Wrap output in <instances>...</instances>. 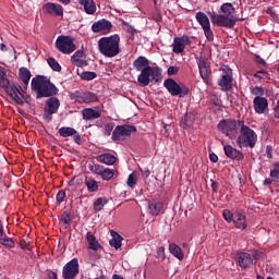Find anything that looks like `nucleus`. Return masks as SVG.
Returning a JSON list of instances; mask_svg holds the SVG:
<instances>
[{
  "mask_svg": "<svg viewBox=\"0 0 279 279\" xmlns=\"http://www.w3.org/2000/svg\"><path fill=\"white\" fill-rule=\"evenodd\" d=\"M122 241H123V238L118 234L117 236H113L109 241V245H111V247H114V250H119V248H121Z\"/></svg>",
  "mask_w": 279,
  "mask_h": 279,
  "instance_id": "40",
  "label": "nucleus"
},
{
  "mask_svg": "<svg viewBox=\"0 0 279 279\" xmlns=\"http://www.w3.org/2000/svg\"><path fill=\"white\" fill-rule=\"evenodd\" d=\"M31 88L36 93V99L56 97V95H58V87L51 83V80L43 75H37L32 78Z\"/></svg>",
  "mask_w": 279,
  "mask_h": 279,
  "instance_id": "2",
  "label": "nucleus"
},
{
  "mask_svg": "<svg viewBox=\"0 0 279 279\" xmlns=\"http://www.w3.org/2000/svg\"><path fill=\"white\" fill-rule=\"evenodd\" d=\"M252 95L255 97H263L265 95V89L262 86H255L251 89Z\"/></svg>",
  "mask_w": 279,
  "mask_h": 279,
  "instance_id": "45",
  "label": "nucleus"
},
{
  "mask_svg": "<svg viewBox=\"0 0 279 279\" xmlns=\"http://www.w3.org/2000/svg\"><path fill=\"white\" fill-rule=\"evenodd\" d=\"M153 19H154L155 21H162V16L160 15V13H156V14L153 16Z\"/></svg>",
  "mask_w": 279,
  "mask_h": 279,
  "instance_id": "64",
  "label": "nucleus"
},
{
  "mask_svg": "<svg viewBox=\"0 0 279 279\" xmlns=\"http://www.w3.org/2000/svg\"><path fill=\"white\" fill-rule=\"evenodd\" d=\"M209 160H210V162H218L219 157L217 156V154L211 153V154H209Z\"/></svg>",
  "mask_w": 279,
  "mask_h": 279,
  "instance_id": "58",
  "label": "nucleus"
},
{
  "mask_svg": "<svg viewBox=\"0 0 279 279\" xmlns=\"http://www.w3.org/2000/svg\"><path fill=\"white\" fill-rule=\"evenodd\" d=\"M218 84L221 87V90H232V69L228 65L222 66V76Z\"/></svg>",
  "mask_w": 279,
  "mask_h": 279,
  "instance_id": "15",
  "label": "nucleus"
},
{
  "mask_svg": "<svg viewBox=\"0 0 279 279\" xmlns=\"http://www.w3.org/2000/svg\"><path fill=\"white\" fill-rule=\"evenodd\" d=\"M60 110V99L58 97L50 96L49 99L46 100V105L44 108V119L47 123L53 119V114Z\"/></svg>",
  "mask_w": 279,
  "mask_h": 279,
  "instance_id": "10",
  "label": "nucleus"
},
{
  "mask_svg": "<svg viewBox=\"0 0 279 279\" xmlns=\"http://www.w3.org/2000/svg\"><path fill=\"white\" fill-rule=\"evenodd\" d=\"M70 97L77 104H96V101H99V97L93 92L75 90Z\"/></svg>",
  "mask_w": 279,
  "mask_h": 279,
  "instance_id": "12",
  "label": "nucleus"
},
{
  "mask_svg": "<svg viewBox=\"0 0 279 279\" xmlns=\"http://www.w3.org/2000/svg\"><path fill=\"white\" fill-rule=\"evenodd\" d=\"M161 77L162 71L160 68H151V65H149L141 71V74L137 76V82L141 86H149L151 82H160Z\"/></svg>",
  "mask_w": 279,
  "mask_h": 279,
  "instance_id": "6",
  "label": "nucleus"
},
{
  "mask_svg": "<svg viewBox=\"0 0 279 279\" xmlns=\"http://www.w3.org/2000/svg\"><path fill=\"white\" fill-rule=\"evenodd\" d=\"M77 75H80L81 80H85V82H90L97 77V73L95 72H77Z\"/></svg>",
  "mask_w": 279,
  "mask_h": 279,
  "instance_id": "41",
  "label": "nucleus"
},
{
  "mask_svg": "<svg viewBox=\"0 0 279 279\" xmlns=\"http://www.w3.org/2000/svg\"><path fill=\"white\" fill-rule=\"evenodd\" d=\"M82 114L85 121H95V119H99L101 117V112L93 108L83 109Z\"/></svg>",
  "mask_w": 279,
  "mask_h": 279,
  "instance_id": "27",
  "label": "nucleus"
},
{
  "mask_svg": "<svg viewBox=\"0 0 279 279\" xmlns=\"http://www.w3.org/2000/svg\"><path fill=\"white\" fill-rule=\"evenodd\" d=\"M137 177L135 173H131L128 178L126 184L130 189H134L136 186Z\"/></svg>",
  "mask_w": 279,
  "mask_h": 279,
  "instance_id": "43",
  "label": "nucleus"
},
{
  "mask_svg": "<svg viewBox=\"0 0 279 279\" xmlns=\"http://www.w3.org/2000/svg\"><path fill=\"white\" fill-rule=\"evenodd\" d=\"M157 256L159 258H162L165 260L166 256H165V246H159L157 248Z\"/></svg>",
  "mask_w": 279,
  "mask_h": 279,
  "instance_id": "53",
  "label": "nucleus"
},
{
  "mask_svg": "<svg viewBox=\"0 0 279 279\" xmlns=\"http://www.w3.org/2000/svg\"><path fill=\"white\" fill-rule=\"evenodd\" d=\"M106 204H108V199L104 198V197H99L96 199V202L94 203V210L96 213H99L104 209V206H106Z\"/></svg>",
  "mask_w": 279,
  "mask_h": 279,
  "instance_id": "37",
  "label": "nucleus"
},
{
  "mask_svg": "<svg viewBox=\"0 0 279 279\" xmlns=\"http://www.w3.org/2000/svg\"><path fill=\"white\" fill-rule=\"evenodd\" d=\"M47 279H58V274L53 270L47 272Z\"/></svg>",
  "mask_w": 279,
  "mask_h": 279,
  "instance_id": "57",
  "label": "nucleus"
},
{
  "mask_svg": "<svg viewBox=\"0 0 279 279\" xmlns=\"http://www.w3.org/2000/svg\"><path fill=\"white\" fill-rule=\"evenodd\" d=\"M136 132L134 125H118L112 133V141H123L126 136H132Z\"/></svg>",
  "mask_w": 279,
  "mask_h": 279,
  "instance_id": "14",
  "label": "nucleus"
},
{
  "mask_svg": "<svg viewBox=\"0 0 279 279\" xmlns=\"http://www.w3.org/2000/svg\"><path fill=\"white\" fill-rule=\"evenodd\" d=\"M101 180H105L106 182H109V180H112L114 178V170L110 168H102V172H100Z\"/></svg>",
  "mask_w": 279,
  "mask_h": 279,
  "instance_id": "35",
  "label": "nucleus"
},
{
  "mask_svg": "<svg viewBox=\"0 0 279 279\" xmlns=\"http://www.w3.org/2000/svg\"><path fill=\"white\" fill-rule=\"evenodd\" d=\"M184 125H185V128H191V125H193V116H191V114L185 116Z\"/></svg>",
  "mask_w": 279,
  "mask_h": 279,
  "instance_id": "52",
  "label": "nucleus"
},
{
  "mask_svg": "<svg viewBox=\"0 0 279 279\" xmlns=\"http://www.w3.org/2000/svg\"><path fill=\"white\" fill-rule=\"evenodd\" d=\"M85 186H87L89 193H97V191H99V183L93 178L85 180Z\"/></svg>",
  "mask_w": 279,
  "mask_h": 279,
  "instance_id": "34",
  "label": "nucleus"
},
{
  "mask_svg": "<svg viewBox=\"0 0 279 279\" xmlns=\"http://www.w3.org/2000/svg\"><path fill=\"white\" fill-rule=\"evenodd\" d=\"M98 51L105 58H117L121 53V37L114 34L98 40Z\"/></svg>",
  "mask_w": 279,
  "mask_h": 279,
  "instance_id": "4",
  "label": "nucleus"
},
{
  "mask_svg": "<svg viewBox=\"0 0 279 279\" xmlns=\"http://www.w3.org/2000/svg\"><path fill=\"white\" fill-rule=\"evenodd\" d=\"M223 151L225 156H227V158H230V160H236L238 162H240V160H243L245 158L243 151L232 147L231 145H225Z\"/></svg>",
  "mask_w": 279,
  "mask_h": 279,
  "instance_id": "18",
  "label": "nucleus"
},
{
  "mask_svg": "<svg viewBox=\"0 0 279 279\" xmlns=\"http://www.w3.org/2000/svg\"><path fill=\"white\" fill-rule=\"evenodd\" d=\"M211 189H213L214 193H217V191H219V182L211 181Z\"/></svg>",
  "mask_w": 279,
  "mask_h": 279,
  "instance_id": "59",
  "label": "nucleus"
},
{
  "mask_svg": "<svg viewBox=\"0 0 279 279\" xmlns=\"http://www.w3.org/2000/svg\"><path fill=\"white\" fill-rule=\"evenodd\" d=\"M254 77L257 80H268L269 78V73L265 70H259L254 74Z\"/></svg>",
  "mask_w": 279,
  "mask_h": 279,
  "instance_id": "46",
  "label": "nucleus"
},
{
  "mask_svg": "<svg viewBox=\"0 0 279 279\" xmlns=\"http://www.w3.org/2000/svg\"><path fill=\"white\" fill-rule=\"evenodd\" d=\"M266 154H267V158L269 160H271V158H274V156L271 155V154H274V148L271 147V145L266 146Z\"/></svg>",
  "mask_w": 279,
  "mask_h": 279,
  "instance_id": "54",
  "label": "nucleus"
},
{
  "mask_svg": "<svg viewBox=\"0 0 279 279\" xmlns=\"http://www.w3.org/2000/svg\"><path fill=\"white\" fill-rule=\"evenodd\" d=\"M0 88H4L5 93L11 96L13 101L19 106H23L25 104V99L27 97V93L19 83L10 84V80H8V75L5 71L0 68Z\"/></svg>",
  "mask_w": 279,
  "mask_h": 279,
  "instance_id": "3",
  "label": "nucleus"
},
{
  "mask_svg": "<svg viewBox=\"0 0 279 279\" xmlns=\"http://www.w3.org/2000/svg\"><path fill=\"white\" fill-rule=\"evenodd\" d=\"M96 160L97 162H101L102 165H107V166H112V165H116L117 162V158L114 157V155L110 153L98 155L96 157Z\"/></svg>",
  "mask_w": 279,
  "mask_h": 279,
  "instance_id": "26",
  "label": "nucleus"
},
{
  "mask_svg": "<svg viewBox=\"0 0 279 279\" xmlns=\"http://www.w3.org/2000/svg\"><path fill=\"white\" fill-rule=\"evenodd\" d=\"M80 275V259L77 257L72 258L62 267L63 279H74Z\"/></svg>",
  "mask_w": 279,
  "mask_h": 279,
  "instance_id": "11",
  "label": "nucleus"
},
{
  "mask_svg": "<svg viewBox=\"0 0 279 279\" xmlns=\"http://www.w3.org/2000/svg\"><path fill=\"white\" fill-rule=\"evenodd\" d=\"M72 219L71 211H63L61 215L60 225L63 226L64 230H69Z\"/></svg>",
  "mask_w": 279,
  "mask_h": 279,
  "instance_id": "33",
  "label": "nucleus"
},
{
  "mask_svg": "<svg viewBox=\"0 0 279 279\" xmlns=\"http://www.w3.org/2000/svg\"><path fill=\"white\" fill-rule=\"evenodd\" d=\"M219 132L232 138L236 134V120L225 119L221 120L217 125Z\"/></svg>",
  "mask_w": 279,
  "mask_h": 279,
  "instance_id": "13",
  "label": "nucleus"
},
{
  "mask_svg": "<svg viewBox=\"0 0 279 279\" xmlns=\"http://www.w3.org/2000/svg\"><path fill=\"white\" fill-rule=\"evenodd\" d=\"M232 223L238 230H245V228H247V217L245 214L235 211Z\"/></svg>",
  "mask_w": 279,
  "mask_h": 279,
  "instance_id": "22",
  "label": "nucleus"
},
{
  "mask_svg": "<svg viewBox=\"0 0 279 279\" xmlns=\"http://www.w3.org/2000/svg\"><path fill=\"white\" fill-rule=\"evenodd\" d=\"M180 71V68L175 66V65H170L168 68V75L171 77L173 75H178V72Z\"/></svg>",
  "mask_w": 279,
  "mask_h": 279,
  "instance_id": "50",
  "label": "nucleus"
},
{
  "mask_svg": "<svg viewBox=\"0 0 279 279\" xmlns=\"http://www.w3.org/2000/svg\"><path fill=\"white\" fill-rule=\"evenodd\" d=\"M196 21L199 23L203 29L206 27H210V20L208 19V15L204 12H197L196 13Z\"/></svg>",
  "mask_w": 279,
  "mask_h": 279,
  "instance_id": "30",
  "label": "nucleus"
},
{
  "mask_svg": "<svg viewBox=\"0 0 279 279\" xmlns=\"http://www.w3.org/2000/svg\"><path fill=\"white\" fill-rule=\"evenodd\" d=\"M240 128V135L238 136L235 143L239 149L247 148L254 149L256 147V143H258V135L256 132L250 126L245 125L243 121H238Z\"/></svg>",
  "mask_w": 279,
  "mask_h": 279,
  "instance_id": "5",
  "label": "nucleus"
},
{
  "mask_svg": "<svg viewBox=\"0 0 279 279\" xmlns=\"http://www.w3.org/2000/svg\"><path fill=\"white\" fill-rule=\"evenodd\" d=\"M203 31H204V34H205L207 40H209V41L215 40V34L213 33V29H210V26L203 28Z\"/></svg>",
  "mask_w": 279,
  "mask_h": 279,
  "instance_id": "48",
  "label": "nucleus"
},
{
  "mask_svg": "<svg viewBox=\"0 0 279 279\" xmlns=\"http://www.w3.org/2000/svg\"><path fill=\"white\" fill-rule=\"evenodd\" d=\"M211 101H213V104H214L216 107L221 106V100H219V98H217V96H214V97L211 98Z\"/></svg>",
  "mask_w": 279,
  "mask_h": 279,
  "instance_id": "63",
  "label": "nucleus"
},
{
  "mask_svg": "<svg viewBox=\"0 0 279 279\" xmlns=\"http://www.w3.org/2000/svg\"><path fill=\"white\" fill-rule=\"evenodd\" d=\"M86 241L88 243V250H93V252H99V250H104L95 234H93L90 231L86 233Z\"/></svg>",
  "mask_w": 279,
  "mask_h": 279,
  "instance_id": "23",
  "label": "nucleus"
},
{
  "mask_svg": "<svg viewBox=\"0 0 279 279\" xmlns=\"http://www.w3.org/2000/svg\"><path fill=\"white\" fill-rule=\"evenodd\" d=\"M161 210H165V204L162 202L151 201L148 203V213L151 217H158Z\"/></svg>",
  "mask_w": 279,
  "mask_h": 279,
  "instance_id": "24",
  "label": "nucleus"
},
{
  "mask_svg": "<svg viewBox=\"0 0 279 279\" xmlns=\"http://www.w3.org/2000/svg\"><path fill=\"white\" fill-rule=\"evenodd\" d=\"M92 32H94V34H110V32H112V22L106 19L94 22Z\"/></svg>",
  "mask_w": 279,
  "mask_h": 279,
  "instance_id": "16",
  "label": "nucleus"
},
{
  "mask_svg": "<svg viewBox=\"0 0 279 279\" xmlns=\"http://www.w3.org/2000/svg\"><path fill=\"white\" fill-rule=\"evenodd\" d=\"M267 14H271V16H278V14L276 13V9L274 7H269L267 9Z\"/></svg>",
  "mask_w": 279,
  "mask_h": 279,
  "instance_id": "62",
  "label": "nucleus"
},
{
  "mask_svg": "<svg viewBox=\"0 0 279 279\" xmlns=\"http://www.w3.org/2000/svg\"><path fill=\"white\" fill-rule=\"evenodd\" d=\"M186 45H191V38H189V36L183 35L182 37H175L172 44L173 53H184Z\"/></svg>",
  "mask_w": 279,
  "mask_h": 279,
  "instance_id": "17",
  "label": "nucleus"
},
{
  "mask_svg": "<svg viewBox=\"0 0 279 279\" xmlns=\"http://www.w3.org/2000/svg\"><path fill=\"white\" fill-rule=\"evenodd\" d=\"M44 10H46L47 14L52 16H64V8L62 4L48 2L44 5Z\"/></svg>",
  "mask_w": 279,
  "mask_h": 279,
  "instance_id": "19",
  "label": "nucleus"
},
{
  "mask_svg": "<svg viewBox=\"0 0 279 279\" xmlns=\"http://www.w3.org/2000/svg\"><path fill=\"white\" fill-rule=\"evenodd\" d=\"M220 11L222 14L218 13H209L210 21L213 25H216L217 27H227L228 29H232L234 25H236V22L239 21V17L234 16L236 13V9L234 5L230 2H226L220 7Z\"/></svg>",
  "mask_w": 279,
  "mask_h": 279,
  "instance_id": "1",
  "label": "nucleus"
},
{
  "mask_svg": "<svg viewBox=\"0 0 279 279\" xmlns=\"http://www.w3.org/2000/svg\"><path fill=\"white\" fill-rule=\"evenodd\" d=\"M47 62H48L49 66L52 69V71H56L57 73H60L62 71V66L56 59L49 57L47 59Z\"/></svg>",
  "mask_w": 279,
  "mask_h": 279,
  "instance_id": "38",
  "label": "nucleus"
},
{
  "mask_svg": "<svg viewBox=\"0 0 279 279\" xmlns=\"http://www.w3.org/2000/svg\"><path fill=\"white\" fill-rule=\"evenodd\" d=\"M73 138H74V143H76L77 145H81L82 144V136L80 135V133H75L72 135Z\"/></svg>",
  "mask_w": 279,
  "mask_h": 279,
  "instance_id": "56",
  "label": "nucleus"
},
{
  "mask_svg": "<svg viewBox=\"0 0 279 279\" xmlns=\"http://www.w3.org/2000/svg\"><path fill=\"white\" fill-rule=\"evenodd\" d=\"M65 197H66V192H64V190H61L57 193L56 199H57L58 204H62V202H64Z\"/></svg>",
  "mask_w": 279,
  "mask_h": 279,
  "instance_id": "49",
  "label": "nucleus"
},
{
  "mask_svg": "<svg viewBox=\"0 0 279 279\" xmlns=\"http://www.w3.org/2000/svg\"><path fill=\"white\" fill-rule=\"evenodd\" d=\"M270 178H277L279 182V161L275 162L272 169L270 170Z\"/></svg>",
  "mask_w": 279,
  "mask_h": 279,
  "instance_id": "44",
  "label": "nucleus"
},
{
  "mask_svg": "<svg viewBox=\"0 0 279 279\" xmlns=\"http://www.w3.org/2000/svg\"><path fill=\"white\" fill-rule=\"evenodd\" d=\"M20 247H21L22 250H29V244H27V242H25V240H22V241L20 242Z\"/></svg>",
  "mask_w": 279,
  "mask_h": 279,
  "instance_id": "60",
  "label": "nucleus"
},
{
  "mask_svg": "<svg viewBox=\"0 0 279 279\" xmlns=\"http://www.w3.org/2000/svg\"><path fill=\"white\" fill-rule=\"evenodd\" d=\"M58 134L62 136V138H69V136L77 134V131L71 126H62L59 129Z\"/></svg>",
  "mask_w": 279,
  "mask_h": 279,
  "instance_id": "32",
  "label": "nucleus"
},
{
  "mask_svg": "<svg viewBox=\"0 0 279 279\" xmlns=\"http://www.w3.org/2000/svg\"><path fill=\"white\" fill-rule=\"evenodd\" d=\"M84 58V51L78 50L71 57L72 64H82V59Z\"/></svg>",
  "mask_w": 279,
  "mask_h": 279,
  "instance_id": "39",
  "label": "nucleus"
},
{
  "mask_svg": "<svg viewBox=\"0 0 279 279\" xmlns=\"http://www.w3.org/2000/svg\"><path fill=\"white\" fill-rule=\"evenodd\" d=\"M222 217L227 223H232V221H234V214L230 209H225L222 211Z\"/></svg>",
  "mask_w": 279,
  "mask_h": 279,
  "instance_id": "42",
  "label": "nucleus"
},
{
  "mask_svg": "<svg viewBox=\"0 0 279 279\" xmlns=\"http://www.w3.org/2000/svg\"><path fill=\"white\" fill-rule=\"evenodd\" d=\"M256 62L257 64H260L262 66H267V62L265 61V59L257 57L256 58Z\"/></svg>",
  "mask_w": 279,
  "mask_h": 279,
  "instance_id": "61",
  "label": "nucleus"
},
{
  "mask_svg": "<svg viewBox=\"0 0 279 279\" xmlns=\"http://www.w3.org/2000/svg\"><path fill=\"white\" fill-rule=\"evenodd\" d=\"M278 178L266 179L264 180L263 184L264 186H269V184H274V182H278Z\"/></svg>",
  "mask_w": 279,
  "mask_h": 279,
  "instance_id": "55",
  "label": "nucleus"
},
{
  "mask_svg": "<svg viewBox=\"0 0 279 279\" xmlns=\"http://www.w3.org/2000/svg\"><path fill=\"white\" fill-rule=\"evenodd\" d=\"M54 45L58 51H60L61 53H65L66 56H70V53H73V51L77 49L75 43H73V37L71 36L60 35L56 39Z\"/></svg>",
  "mask_w": 279,
  "mask_h": 279,
  "instance_id": "8",
  "label": "nucleus"
},
{
  "mask_svg": "<svg viewBox=\"0 0 279 279\" xmlns=\"http://www.w3.org/2000/svg\"><path fill=\"white\" fill-rule=\"evenodd\" d=\"M112 130H114V125L110 123L105 124V136H110V134H112Z\"/></svg>",
  "mask_w": 279,
  "mask_h": 279,
  "instance_id": "51",
  "label": "nucleus"
},
{
  "mask_svg": "<svg viewBox=\"0 0 279 279\" xmlns=\"http://www.w3.org/2000/svg\"><path fill=\"white\" fill-rule=\"evenodd\" d=\"M197 66L203 82L210 86L213 84V70L210 69L208 59L206 57L197 58Z\"/></svg>",
  "mask_w": 279,
  "mask_h": 279,
  "instance_id": "9",
  "label": "nucleus"
},
{
  "mask_svg": "<svg viewBox=\"0 0 279 279\" xmlns=\"http://www.w3.org/2000/svg\"><path fill=\"white\" fill-rule=\"evenodd\" d=\"M253 106L255 112L257 114H265V110L269 107V102L267 101V98L260 97V96H255L253 100Z\"/></svg>",
  "mask_w": 279,
  "mask_h": 279,
  "instance_id": "20",
  "label": "nucleus"
},
{
  "mask_svg": "<svg viewBox=\"0 0 279 279\" xmlns=\"http://www.w3.org/2000/svg\"><path fill=\"white\" fill-rule=\"evenodd\" d=\"M149 60L146 57L140 56L133 61V68L135 71H143L144 69L149 68Z\"/></svg>",
  "mask_w": 279,
  "mask_h": 279,
  "instance_id": "28",
  "label": "nucleus"
},
{
  "mask_svg": "<svg viewBox=\"0 0 279 279\" xmlns=\"http://www.w3.org/2000/svg\"><path fill=\"white\" fill-rule=\"evenodd\" d=\"M165 88L170 93L172 97H186L190 93L187 86L178 84V82L173 78H167L163 82Z\"/></svg>",
  "mask_w": 279,
  "mask_h": 279,
  "instance_id": "7",
  "label": "nucleus"
},
{
  "mask_svg": "<svg viewBox=\"0 0 279 279\" xmlns=\"http://www.w3.org/2000/svg\"><path fill=\"white\" fill-rule=\"evenodd\" d=\"M104 166L99 165V163H88V169L92 173H94V175H101V172L104 171Z\"/></svg>",
  "mask_w": 279,
  "mask_h": 279,
  "instance_id": "36",
  "label": "nucleus"
},
{
  "mask_svg": "<svg viewBox=\"0 0 279 279\" xmlns=\"http://www.w3.org/2000/svg\"><path fill=\"white\" fill-rule=\"evenodd\" d=\"M0 244L4 245L5 247H14V242L12 239L5 236L0 239Z\"/></svg>",
  "mask_w": 279,
  "mask_h": 279,
  "instance_id": "47",
  "label": "nucleus"
},
{
  "mask_svg": "<svg viewBox=\"0 0 279 279\" xmlns=\"http://www.w3.org/2000/svg\"><path fill=\"white\" fill-rule=\"evenodd\" d=\"M235 259L239 263L241 269H247V267H250V265L254 263V259L252 258V255L250 253H238Z\"/></svg>",
  "mask_w": 279,
  "mask_h": 279,
  "instance_id": "21",
  "label": "nucleus"
},
{
  "mask_svg": "<svg viewBox=\"0 0 279 279\" xmlns=\"http://www.w3.org/2000/svg\"><path fill=\"white\" fill-rule=\"evenodd\" d=\"M80 5L84 8L86 14H95L97 12V4L95 0H76Z\"/></svg>",
  "mask_w": 279,
  "mask_h": 279,
  "instance_id": "25",
  "label": "nucleus"
},
{
  "mask_svg": "<svg viewBox=\"0 0 279 279\" xmlns=\"http://www.w3.org/2000/svg\"><path fill=\"white\" fill-rule=\"evenodd\" d=\"M169 251L179 260H184V252H182V248L180 246H178L175 243H171L169 245Z\"/></svg>",
  "mask_w": 279,
  "mask_h": 279,
  "instance_id": "31",
  "label": "nucleus"
},
{
  "mask_svg": "<svg viewBox=\"0 0 279 279\" xmlns=\"http://www.w3.org/2000/svg\"><path fill=\"white\" fill-rule=\"evenodd\" d=\"M20 80L23 82L24 89L27 90V86H29V80H32V72L27 68H20Z\"/></svg>",
  "mask_w": 279,
  "mask_h": 279,
  "instance_id": "29",
  "label": "nucleus"
}]
</instances>
